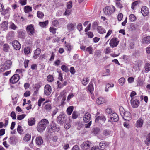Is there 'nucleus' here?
<instances>
[{
    "label": "nucleus",
    "mask_w": 150,
    "mask_h": 150,
    "mask_svg": "<svg viewBox=\"0 0 150 150\" xmlns=\"http://www.w3.org/2000/svg\"><path fill=\"white\" fill-rule=\"evenodd\" d=\"M49 123L48 120L45 119H43L41 120L37 125V129L40 132H42L45 130L47 125Z\"/></svg>",
    "instance_id": "nucleus-1"
},
{
    "label": "nucleus",
    "mask_w": 150,
    "mask_h": 150,
    "mask_svg": "<svg viewBox=\"0 0 150 150\" xmlns=\"http://www.w3.org/2000/svg\"><path fill=\"white\" fill-rule=\"evenodd\" d=\"M115 9V7L113 6H111L106 7L104 9L103 11L105 14L110 15L114 12Z\"/></svg>",
    "instance_id": "nucleus-2"
},
{
    "label": "nucleus",
    "mask_w": 150,
    "mask_h": 150,
    "mask_svg": "<svg viewBox=\"0 0 150 150\" xmlns=\"http://www.w3.org/2000/svg\"><path fill=\"white\" fill-rule=\"evenodd\" d=\"M12 64L11 60H8L6 61L4 65H1L0 68V71H3L6 70L10 68Z\"/></svg>",
    "instance_id": "nucleus-3"
},
{
    "label": "nucleus",
    "mask_w": 150,
    "mask_h": 150,
    "mask_svg": "<svg viewBox=\"0 0 150 150\" xmlns=\"http://www.w3.org/2000/svg\"><path fill=\"white\" fill-rule=\"evenodd\" d=\"M92 146V143L89 141H87L83 143L81 145V147L83 150H87L89 149Z\"/></svg>",
    "instance_id": "nucleus-4"
},
{
    "label": "nucleus",
    "mask_w": 150,
    "mask_h": 150,
    "mask_svg": "<svg viewBox=\"0 0 150 150\" xmlns=\"http://www.w3.org/2000/svg\"><path fill=\"white\" fill-rule=\"evenodd\" d=\"M121 115L123 119L127 121H129L131 119V115L129 112H121Z\"/></svg>",
    "instance_id": "nucleus-5"
},
{
    "label": "nucleus",
    "mask_w": 150,
    "mask_h": 150,
    "mask_svg": "<svg viewBox=\"0 0 150 150\" xmlns=\"http://www.w3.org/2000/svg\"><path fill=\"white\" fill-rule=\"evenodd\" d=\"M52 88L50 85L47 84L44 87V94L46 96H49L52 92Z\"/></svg>",
    "instance_id": "nucleus-6"
},
{
    "label": "nucleus",
    "mask_w": 150,
    "mask_h": 150,
    "mask_svg": "<svg viewBox=\"0 0 150 150\" xmlns=\"http://www.w3.org/2000/svg\"><path fill=\"white\" fill-rule=\"evenodd\" d=\"M26 30L30 35H33L35 33V30L32 24L28 25L27 27Z\"/></svg>",
    "instance_id": "nucleus-7"
},
{
    "label": "nucleus",
    "mask_w": 150,
    "mask_h": 150,
    "mask_svg": "<svg viewBox=\"0 0 150 150\" xmlns=\"http://www.w3.org/2000/svg\"><path fill=\"white\" fill-rule=\"evenodd\" d=\"M20 79L19 76L18 74H15L10 79V81L12 84L15 83L17 82Z\"/></svg>",
    "instance_id": "nucleus-8"
},
{
    "label": "nucleus",
    "mask_w": 150,
    "mask_h": 150,
    "mask_svg": "<svg viewBox=\"0 0 150 150\" xmlns=\"http://www.w3.org/2000/svg\"><path fill=\"white\" fill-rule=\"evenodd\" d=\"M106 120V118L103 115L98 116L95 119V122L96 123L99 122L100 124H103L104 123Z\"/></svg>",
    "instance_id": "nucleus-9"
},
{
    "label": "nucleus",
    "mask_w": 150,
    "mask_h": 150,
    "mask_svg": "<svg viewBox=\"0 0 150 150\" xmlns=\"http://www.w3.org/2000/svg\"><path fill=\"white\" fill-rule=\"evenodd\" d=\"M119 41L117 40V38H112L110 42V45L111 47L113 48L117 47Z\"/></svg>",
    "instance_id": "nucleus-10"
},
{
    "label": "nucleus",
    "mask_w": 150,
    "mask_h": 150,
    "mask_svg": "<svg viewBox=\"0 0 150 150\" xmlns=\"http://www.w3.org/2000/svg\"><path fill=\"white\" fill-rule=\"evenodd\" d=\"M141 12L144 16H146L149 13V9L146 6H143L141 8Z\"/></svg>",
    "instance_id": "nucleus-11"
},
{
    "label": "nucleus",
    "mask_w": 150,
    "mask_h": 150,
    "mask_svg": "<svg viewBox=\"0 0 150 150\" xmlns=\"http://www.w3.org/2000/svg\"><path fill=\"white\" fill-rule=\"evenodd\" d=\"M65 115L64 114L60 115L57 118V122L60 124H62L65 120Z\"/></svg>",
    "instance_id": "nucleus-12"
},
{
    "label": "nucleus",
    "mask_w": 150,
    "mask_h": 150,
    "mask_svg": "<svg viewBox=\"0 0 150 150\" xmlns=\"http://www.w3.org/2000/svg\"><path fill=\"white\" fill-rule=\"evenodd\" d=\"M131 106L133 108H137L138 107L139 104V101L137 99H134L132 98L131 100Z\"/></svg>",
    "instance_id": "nucleus-13"
},
{
    "label": "nucleus",
    "mask_w": 150,
    "mask_h": 150,
    "mask_svg": "<svg viewBox=\"0 0 150 150\" xmlns=\"http://www.w3.org/2000/svg\"><path fill=\"white\" fill-rule=\"evenodd\" d=\"M12 45L14 48L17 50H18L21 47L20 43L17 40H14L12 42Z\"/></svg>",
    "instance_id": "nucleus-14"
},
{
    "label": "nucleus",
    "mask_w": 150,
    "mask_h": 150,
    "mask_svg": "<svg viewBox=\"0 0 150 150\" xmlns=\"http://www.w3.org/2000/svg\"><path fill=\"white\" fill-rule=\"evenodd\" d=\"M76 25V23H69L67 25V29L69 31H72L74 30Z\"/></svg>",
    "instance_id": "nucleus-15"
},
{
    "label": "nucleus",
    "mask_w": 150,
    "mask_h": 150,
    "mask_svg": "<svg viewBox=\"0 0 150 150\" xmlns=\"http://www.w3.org/2000/svg\"><path fill=\"white\" fill-rule=\"evenodd\" d=\"M110 118L112 121L117 122L119 120L117 115L115 113H114L110 115Z\"/></svg>",
    "instance_id": "nucleus-16"
},
{
    "label": "nucleus",
    "mask_w": 150,
    "mask_h": 150,
    "mask_svg": "<svg viewBox=\"0 0 150 150\" xmlns=\"http://www.w3.org/2000/svg\"><path fill=\"white\" fill-rule=\"evenodd\" d=\"M91 117V115L88 113H86L85 114L83 117V120L86 123L88 122L90 120Z\"/></svg>",
    "instance_id": "nucleus-17"
},
{
    "label": "nucleus",
    "mask_w": 150,
    "mask_h": 150,
    "mask_svg": "<svg viewBox=\"0 0 150 150\" xmlns=\"http://www.w3.org/2000/svg\"><path fill=\"white\" fill-rule=\"evenodd\" d=\"M141 42L143 44H149L150 43V36L144 37L142 40Z\"/></svg>",
    "instance_id": "nucleus-18"
},
{
    "label": "nucleus",
    "mask_w": 150,
    "mask_h": 150,
    "mask_svg": "<svg viewBox=\"0 0 150 150\" xmlns=\"http://www.w3.org/2000/svg\"><path fill=\"white\" fill-rule=\"evenodd\" d=\"M35 119L34 118L31 117L30 119H28V125L29 126H33L35 124Z\"/></svg>",
    "instance_id": "nucleus-19"
},
{
    "label": "nucleus",
    "mask_w": 150,
    "mask_h": 150,
    "mask_svg": "<svg viewBox=\"0 0 150 150\" xmlns=\"http://www.w3.org/2000/svg\"><path fill=\"white\" fill-rule=\"evenodd\" d=\"M108 145L109 144L108 143L105 141L102 142L99 144V146L101 148L100 149H105L107 147Z\"/></svg>",
    "instance_id": "nucleus-20"
},
{
    "label": "nucleus",
    "mask_w": 150,
    "mask_h": 150,
    "mask_svg": "<svg viewBox=\"0 0 150 150\" xmlns=\"http://www.w3.org/2000/svg\"><path fill=\"white\" fill-rule=\"evenodd\" d=\"M35 141L36 144L38 145H41L43 143L42 139L41 137H37Z\"/></svg>",
    "instance_id": "nucleus-21"
},
{
    "label": "nucleus",
    "mask_w": 150,
    "mask_h": 150,
    "mask_svg": "<svg viewBox=\"0 0 150 150\" xmlns=\"http://www.w3.org/2000/svg\"><path fill=\"white\" fill-rule=\"evenodd\" d=\"M105 102L104 98L102 97H100L97 98L96 100V103L98 105H101Z\"/></svg>",
    "instance_id": "nucleus-22"
},
{
    "label": "nucleus",
    "mask_w": 150,
    "mask_h": 150,
    "mask_svg": "<svg viewBox=\"0 0 150 150\" xmlns=\"http://www.w3.org/2000/svg\"><path fill=\"white\" fill-rule=\"evenodd\" d=\"M143 120L141 119H139L137 121L136 127L137 128L141 127L143 124Z\"/></svg>",
    "instance_id": "nucleus-23"
},
{
    "label": "nucleus",
    "mask_w": 150,
    "mask_h": 150,
    "mask_svg": "<svg viewBox=\"0 0 150 150\" xmlns=\"http://www.w3.org/2000/svg\"><path fill=\"white\" fill-rule=\"evenodd\" d=\"M31 137V135L30 134H26L24 137L23 140L25 142H28L30 140Z\"/></svg>",
    "instance_id": "nucleus-24"
},
{
    "label": "nucleus",
    "mask_w": 150,
    "mask_h": 150,
    "mask_svg": "<svg viewBox=\"0 0 150 150\" xmlns=\"http://www.w3.org/2000/svg\"><path fill=\"white\" fill-rule=\"evenodd\" d=\"M62 93H61L60 94V95H59L58 98H62V99L61 100V105L62 106H63L64 105V104H65V102L64 101L66 100V97L65 96H62Z\"/></svg>",
    "instance_id": "nucleus-25"
},
{
    "label": "nucleus",
    "mask_w": 150,
    "mask_h": 150,
    "mask_svg": "<svg viewBox=\"0 0 150 150\" xmlns=\"http://www.w3.org/2000/svg\"><path fill=\"white\" fill-rule=\"evenodd\" d=\"M98 31L100 34L105 33L106 32L105 30L102 27L99 26L97 28Z\"/></svg>",
    "instance_id": "nucleus-26"
},
{
    "label": "nucleus",
    "mask_w": 150,
    "mask_h": 150,
    "mask_svg": "<svg viewBox=\"0 0 150 150\" xmlns=\"http://www.w3.org/2000/svg\"><path fill=\"white\" fill-rule=\"evenodd\" d=\"M114 85L113 84H110L109 83L107 84L105 87V90L106 92H108L109 91V89L110 88H112L114 87Z\"/></svg>",
    "instance_id": "nucleus-27"
},
{
    "label": "nucleus",
    "mask_w": 150,
    "mask_h": 150,
    "mask_svg": "<svg viewBox=\"0 0 150 150\" xmlns=\"http://www.w3.org/2000/svg\"><path fill=\"white\" fill-rule=\"evenodd\" d=\"M40 53V51L39 49H37L35 51L33 57L35 59H36L39 56Z\"/></svg>",
    "instance_id": "nucleus-28"
},
{
    "label": "nucleus",
    "mask_w": 150,
    "mask_h": 150,
    "mask_svg": "<svg viewBox=\"0 0 150 150\" xmlns=\"http://www.w3.org/2000/svg\"><path fill=\"white\" fill-rule=\"evenodd\" d=\"M48 23V21L47 20L45 21L41 22H40L39 23V25L42 27H44Z\"/></svg>",
    "instance_id": "nucleus-29"
},
{
    "label": "nucleus",
    "mask_w": 150,
    "mask_h": 150,
    "mask_svg": "<svg viewBox=\"0 0 150 150\" xmlns=\"http://www.w3.org/2000/svg\"><path fill=\"white\" fill-rule=\"evenodd\" d=\"M125 82V79L123 77L121 78L118 80L119 83L121 86L123 85Z\"/></svg>",
    "instance_id": "nucleus-30"
},
{
    "label": "nucleus",
    "mask_w": 150,
    "mask_h": 150,
    "mask_svg": "<svg viewBox=\"0 0 150 150\" xmlns=\"http://www.w3.org/2000/svg\"><path fill=\"white\" fill-rule=\"evenodd\" d=\"M9 48V46L7 44L5 43L3 46V50L5 52H8V51Z\"/></svg>",
    "instance_id": "nucleus-31"
},
{
    "label": "nucleus",
    "mask_w": 150,
    "mask_h": 150,
    "mask_svg": "<svg viewBox=\"0 0 150 150\" xmlns=\"http://www.w3.org/2000/svg\"><path fill=\"white\" fill-rule=\"evenodd\" d=\"M73 108L74 107L73 106H69L67 110L68 114L70 115L71 114L73 110Z\"/></svg>",
    "instance_id": "nucleus-32"
},
{
    "label": "nucleus",
    "mask_w": 150,
    "mask_h": 150,
    "mask_svg": "<svg viewBox=\"0 0 150 150\" xmlns=\"http://www.w3.org/2000/svg\"><path fill=\"white\" fill-rule=\"evenodd\" d=\"M32 9V8L29 6H25L24 8V11L26 13H28L31 11Z\"/></svg>",
    "instance_id": "nucleus-33"
},
{
    "label": "nucleus",
    "mask_w": 150,
    "mask_h": 150,
    "mask_svg": "<svg viewBox=\"0 0 150 150\" xmlns=\"http://www.w3.org/2000/svg\"><path fill=\"white\" fill-rule=\"evenodd\" d=\"M66 48L67 51L70 52L71 50L73 49V46L69 43H68L66 45Z\"/></svg>",
    "instance_id": "nucleus-34"
},
{
    "label": "nucleus",
    "mask_w": 150,
    "mask_h": 150,
    "mask_svg": "<svg viewBox=\"0 0 150 150\" xmlns=\"http://www.w3.org/2000/svg\"><path fill=\"white\" fill-rule=\"evenodd\" d=\"M94 89L93 84L90 82L88 86V90L91 92H92L93 91Z\"/></svg>",
    "instance_id": "nucleus-35"
},
{
    "label": "nucleus",
    "mask_w": 150,
    "mask_h": 150,
    "mask_svg": "<svg viewBox=\"0 0 150 150\" xmlns=\"http://www.w3.org/2000/svg\"><path fill=\"white\" fill-rule=\"evenodd\" d=\"M144 68L146 72H148L150 71V64L148 63L145 64Z\"/></svg>",
    "instance_id": "nucleus-36"
},
{
    "label": "nucleus",
    "mask_w": 150,
    "mask_h": 150,
    "mask_svg": "<svg viewBox=\"0 0 150 150\" xmlns=\"http://www.w3.org/2000/svg\"><path fill=\"white\" fill-rule=\"evenodd\" d=\"M47 81L50 82H52L54 80V77L52 75H49L47 77Z\"/></svg>",
    "instance_id": "nucleus-37"
},
{
    "label": "nucleus",
    "mask_w": 150,
    "mask_h": 150,
    "mask_svg": "<svg viewBox=\"0 0 150 150\" xmlns=\"http://www.w3.org/2000/svg\"><path fill=\"white\" fill-rule=\"evenodd\" d=\"M8 23L6 21L3 22L1 24V27L3 28L4 29H6L8 27Z\"/></svg>",
    "instance_id": "nucleus-38"
},
{
    "label": "nucleus",
    "mask_w": 150,
    "mask_h": 150,
    "mask_svg": "<svg viewBox=\"0 0 150 150\" xmlns=\"http://www.w3.org/2000/svg\"><path fill=\"white\" fill-rule=\"evenodd\" d=\"M44 108L46 110L49 111L51 110L52 107L50 104L48 103L45 105Z\"/></svg>",
    "instance_id": "nucleus-39"
},
{
    "label": "nucleus",
    "mask_w": 150,
    "mask_h": 150,
    "mask_svg": "<svg viewBox=\"0 0 150 150\" xmlns=\"http://www.w3.org/2000/svg\"><path fill=\"white\" fill-rule=\"evenodd\" d=\"M129 19L131 21H134L136 20V17L133 14H131L130 15Z\"/></svg>",
    "instance_id": "nucleus-40"
},
{
    "label": "nucleus",
    "mask_w": 150,
    "mask_h": 150,
    "mask_svg": "<svg viewBox=\"0 0 150 150\" xmlns=\"http://www.w3.org/2000/svg\"><path fill=\"white\" fill-rule=\"evenodd\" d=\"M103 134L104 135L107 136L110 135V132L107 129H105L103 132Z\"/></svg>",
    "instance_id": "nucleus-41"
},
{
    "label": "nucleus",
    "mask_w": 150,
    "mask_h": 150,
    "mask_svg": "<svg viewBox=\"0 0 150 150\" xmlns=\"http://www.w3.org/2000/svg\"><path fill=\"white\" fill-rule=\"evenodd\" d=\"M72 7V2L71 1H69L67 4V7L68 9H71Z\"/></svg>",
    "instance_id": "nucleus-42"
},
{
    "label": "nucleus",
    "mask_w": 150,
    "mask_h": 150,
    "mask_svg": "<svg viewBox=\"0 0 150 150\" xmlns=\"http://www.w3.org/2000/svg\"><path fill=\"white\" fill-rule=\"evenodd\" d=\"M51 128L53 130L55 131H58L59 130V128L55 124H53L52 125Z\"/></svg>",
    "instance_id": "nucleus-43"
},
{
    "label": "nucleus",
    "mask_w": 150,
    "mask_h": 150,
    "mask_svg": "<svg viewBox=\"0 0 150 150\" xmlns=\"http://www.w3.org/2000/svg\"><path fill=\"white\" fill-rule=\"evenodd\" d=\"M140 2V1L139 0L136 1L134 2H133L132 4L131 8L132 9H134V7L137 4H139Z\"/></svg>",
    "instance_id": "nucleus-44"
},
{
    "label": "nucleus",
    "mask_w": 150,
    "mask_h": 150,
    "mask_svg": "<svg viewBox=\"0 0 150 150\" xmlns=\"http://www.w3.org/2000/svg\"><path fill=\"white\" fill-rule=\"evenodd\" d=\"M61 69L62 71L66 72H67L69 71L68 67L64 65H63L61 66Z\"/></svg>",
    "instance_id": "nucleus-45"
},
{
    "label": "nucleus",
    "mask_w": 150,
    "mask_h": 150,
    "mask_svg": "<svg viewBox=\"0 0 150 150\" xmlns=\"http://www.w3.org/2000/svg\"><path fill=\"white\" fill-rule=\"evenodd\" d=\"M89 79L88 78H84L82 81V83L84 85H86L89 82Z\"/></svg>",
    "instance_id": "nucleus-46"
},
{
    "label": "nucleus",
    "mask_w": 150,
    "mask_h": 150,
    "mask_svg": "<svg viewBox=\"0 0 150 150\" xmlns=\"http://www.w3.org/2000/svg\"><path fill=\"white\" fill-rule=\"evenodd\" d=\"M37 16L39 18H42L44 16V14L42 12L38 11L37 12Z\"/></svg>",
    "instance_id": "nucleus-47"
},
{
    "label": "nucleus",
    "mask_w": 150,
    "mask_h": 150,
    "mask_svg": "<svg viewBox=\"0 0 150 150\" xmlns=\"http://www.w3.org/2000/svg\"><path fill=\"white\" fill-rule=\"evenodd\" d=\"M57 82L58 84V86L60 88L66 86L67 84V82L66 81H65L62 85H61V83L59 81H57Z\"/></svg>",
    "instance_id": "nucleus-48"
},
{
    "label": "nucleus",
    "mask_w": 150,
    "mask_h": 150,
    "mask_svg": "<svg viewBox=\"0 0 150 150\" xmlns=\"http://www.w3.org/2000/svg\"><path fill=\"white\" fill-rule=\"evenodd\" d=\"M10 28L13 30H15L17 28V27L15 24L12 23H10V25L9 27Z\"/></svg>",
    "instance_id": "nucleus-49"
},
{
    "label": "nucleus",
    "mask_w": 150,
    "mask_h": 150,
    "mask_svg": "<svg viewBox=\"0 0 150 150\" xmlns=\"http://www.w3.org/2000/svg\"><path fill=\"white\" fill-rule=\"evenodd\" d=\"M25 116L26 115L24 114L18 115L17 116V119L18 120H21L24 118Z\"/></svg>",
    "instance_id": "nucleus-50"
},
{
    "label": "nucleus",
    "mask_w": 150,
    "mask_h": 150,
    "mask_svg": "<svg viewBox=\"0 0 150 150\" xmlns=\"http://www.w3.org/2000/svg\"><path fill=\"white\" fill-rule=\"evenodd\" d=\"M86 50L90 54H92L93 53V50L92 47H91L87 48Z\"/></svg>",
    "instance_id": "nucleus-51"
},
{
    "label": "nucleus",
    "mask_w": 150,
    "mask_h": 150,
    "mask_svg": "<svg viewBox=\"0 0 150 150\" xmlns=\"http://www.w3.org/2000/svg\"><path fill=\"white\" fill-rule=\"evenodd\" d=\"M45 100L44 98H40L38 100V106L39 107H40L41 105V104L42 102L44 101Z\"/></svg>",
    "instance_id": "nucleus-52"
},
{
    "label": "nucleus",
    "mask_w": 150,
    "mask_h": 150,
    "mask_svg": "<svg viewBox=\"0 0 150 150\" xmlns=\"http://www.w3.org/2000/svg\"><path fill=\"white\" fill-rule=\"evenodd\" d=\"M22 127L18 125V126L17 130L18 133L21 134L23 132V130L22 129Z\"/></svg>",
    "instance_id": "nucleus-53"
},
{
    "label": "nucleus",
    "mask_w": 150,
    "mask_h": 150,
    "mask_svg": "<svg viewBox=\"0 0 150 150\" xmlns=\"http://www.w3.org/2000/svg\"><path fill=\"white\" fill-rule=\"evenodd\" d=\"M78 114L76 111H74L73 112L72 116L73 119H76L78 117Z\"/></svg>",
    "instance_id": "nucleus-54"
},
{
    "label": "nucleus",
    "mask_w": 150,
    "mask_h": 150,
    "mask_svg": "<svg viewBox=\"0 0 150 150\" xmlns=\"http://www.w3.org/2000/svg\"><path fill=\"white\" fill-rule=\"evenodd\" d=\"M91 150H106L102 149H100L99 147L97 146H93L91 148Z\"/></svg>",
    "instance_id": "nucleus-55"
},
{
    "label": "nucleus",
    "mask_w": 150,
    "mask_h": 150,
    "mask_svg": "<svg viewBox=\"0 0 150 150\" xmlns=\"http://www.w3.org/2000/svg\"><path fill=\"white\" fill-rule=\"evenodd\" d=\"M77 28L79 31H81L82 29V24L81 23H79L77 26Z\"/></svg>",
    "instance_id": "nucleus-56"
},
{
    "label": "nucleus",
    "mask_w": 150,
    "mask_h": 150,
    "mask_svg": "<svg viewBox=\"0 0 150 150\" xmlns=\"http://www.w3.org/2000/svg\"><path fill=\"white\" fill-rule=\"evenodd\" d=\"M10 115L13 119H16V115L15 112L14 111H12L11 112Z\"/></svg>",
    "instance_id": "nucleus-57"
},
{
    "label": "nucleus",
    "mask_w": 150,
    "mask_h": 150,
    "mask_svg": "<svg viewBox=\"0 0 150 150\" xmlns=\"http://www.w3.org/2000/svg\"><path fill=\"white\" fill-rule=\"evenodd\" d=\"M27 0H19V2L22 5H25L26 4Z\"/></svg>",
    "instance_id": "nucleus-58"
},
{
    "label": "nucleus",
    "mask_w": 150,
    "mask_h": 150,
    "mask_svg": "<svg viewBox=\"0 0 150 150\" xmlns=\"http://www.w3.org/2000/svg\"><path fill=\"white\" fill-rule=\"evenodd\" d=\"M123 17V15L122 14L120 13L118 14L117 16V19L119 21H121Z\"/></svg>",
    "instance_id": "nucleus-59"
},
{
    "label": "nucleus",
    "mask_w": 150,
    "mask_h": 150,
    "mask_svg": "<svg viewBox=\"0 0 150 150\" xmlns=\"http://www.w3.org/2000/svg\"><path fill=\"white\" fill-rule=\"evenodd\" d=\"M30 92L29 91H26L24 94V96L25 97H28L30 96Z\"/></svg>",
    "instance_id": "nucleus-60"
},
{
    "label": "nucleus",
    "mask_w": 150,
    "mask_h": 150,
    "mask_svg": "<svg viewBox=\"0 0 150 150\" xmlns=\"http://www.w3.org/2000/svg\"><path fill=\"white\" fill-rule=\"evenodd\" d=\"M74 96V95L72 93L70 94L68 96L67 99V101H69L70 100L71 98H72Z\"/></svg>",
    "instance_id": "nucleus-61"
},
{
    "label": "nucleus",
    "mask_w": 150,
    "mask_h": 150,
    "mask_svg": "<svg viewBox=\"0 0 150 150\" xmlns=\"http://www.w3.org/2000/svg\"><path fill=\"white\" fill-rule=\"evenodd\" d=\"M56 29L53 27H50V31L53 34H54L56 33Z\"/></svg>",
    "instance_id": "nucleus-62"
},
{
    "label": "nucleus",
    "mask_w": 150,
    "mask_h": 150,
    "mask_svg": "<svg viewBox=\"0 0 150 150\" xmlns=\"http://www.w3.org/2000/svg\"><path fill=\"white\" fill-rule=\"evenodd\" d=\"M52 24L54 26H56L59 24V22L57 20H54L52 21Z\"/></svg>",
    "instance_id": "nucleus-63"
},
{
    "label": "nucleus",
    "mask_w": 150,
    "mask_h": 150,
    "mask_svg": "<svg viewBox=\"0 0 150 150\" xmlns=\"http://www.w3.org/2000/svg\"><path fill=\"white\" fill-rule=\"evenodd\" d=\"M70 71L72 74H74L75 72V71L74 67H71L70 69Z\"/></svg>",
    "instance_id": "nucleus-64"
}]
</instances>
